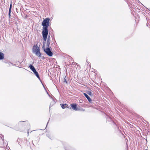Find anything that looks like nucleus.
Returning <instances> with one entry per match:
<instances>
[{
    "instance_id": "nucleus-1",
    "label": "nucleus",
    "mask_w": 150,
    "mask_h": 150,
    "mask_svg": "<svg viewBox=\"0 0 150 150\" xmlns=\"http://www.w3.org/2000/svg\"><path fill=\"white\" fill-rule=\"evenodd\" d=\"M50 19L48 18H45L43 21L42 25L43 26L42 31H48V28L50 25Z\"/></svg>"
},
{
    "instance_id": "nucleus-2",
    "label": "nucleus",
    "mask_w": 150,
    "mask_h": 150,
    "mask_svg": "<svg viewBox=\"0 0 150 150\" xmlns=\"http://www.w3.org/2000/svg\"><path fill=\"white\" fill-rule=\"evenodd\" d=\"M44 52L46 54L50 57H52L53 55V52L51 50L50 47H47L46 48L44 49Z\"/></svg>"
},
{
    "instance_id": "nucleus-3",
    "label": "nucleus",
    "mask_w": 150,
    "mask_h": 150,
    "mask_svg": "<svg viewBox=\"0 0 150 150\" xmlns=\"http://www.w3.org/2000/svg\"><path fill=\"white\" fill-rule=\"evenodd\" d=\"M42 33L43 38L44 40V44H45L47 38L48 31H42Z\"/></svg>"
},
{
    "instance_id": "nucleus-4",
    "label": "nucleus",
    "mask_w": 150,
    "mask_h": 150,
    "mask_svg": "<svg viewBox=\"0 0 150 150\" xmlns=\"http://www.w3.org/2000/svg\"><path fill=\"white\" fill-rule=\"evenodd\" d=\"M38 51H40V49L39 47L36 45H34L33 48V53H35L36 52H38Z\"/></svg>"
},
{
    "instance_id": "nucleus-5",
    "label": "nucleus",
    "mask_w": 150,
    "mask_h": 150,
    "mask_svg": "<svg viewBox=\"0 0 150 150\" xmlns=\"http://www.w3.org/2000/svg\"><path fill=\"white\" fill-rule=\"evenodd\" d=\"M71 107L73 110L75 111H78L79 109L77 107V105L75 103H72L71 104Z\"/></svg>"
},
{
    "instance_id": "nucleus-6",
    "label": "nucleus",
    "mask_w": 150,
    "mask_h": 150,
    "mask_svg": "<svg viewBox=\"0 0 150 150\" xmlns=\"http://www.w3.org/2000/svg\"><path fill=\"white\" fill-rule=\"evenodd\" d=\"M50 35L48 36L47 42V44L46 46L47 47H50Z\"/></svg>"
},
{
    "instance_id": "nucleus-7",
    "label": "nucleus",
    "mask_w": 150,
    "mask_h": 150,
    "mask_svg": "<svg viewBox=\"0 0 150 150\" xmlns=\"http://www.w3.org/2000/svg\"><path fill=\"white\" fill-rule=\"evenodd\" d=\"M83 95L86 97L87 98L89 102L91 103V101L92 100L91 99L90 97L88 96L87 94H86L85 93H83Z\"/></svg>"
},
{
    "instance_id": "nucleus-8",
    "label": "nucleus",
    "mask_w": 150,
    "mask_h": 150,
    "mask_svg": "<svg viewBox=\"0 0 150 150\" xmlns=\"http://www.w3.org/2000/svg\"><path fill=\"white\" fill-rule=\"evenodd\" d=\"M33 72L34 73V74L37 77L38 79L40 80V77L39 75L38 74V73L37 71L36 70H35L34 71H33Z\"/></svg>"
},
{
    "instance_id": "nucleus-9",
    "label": "nucleus",
    "mask_w": 150,
    "mask_h": 150,
    "mask_svg": "<svg viewBox=\"0 0 150 150\" xmlns=\"http://www.w3.org/2000/svg\"><path fill=\"white\" fill-rule=\"evenodd\" d=\"M29 67L30 69L33 71V72L34 71L36 70L32 64H30Z\"/></svg>"
},
{
    "instance_id": "nucleus-10",
    "label": "nucleus",
    "mask_w": 150,
    "mask_h": 150,
    "mask_svg": "<svg viewBox=\"0 0 150 150\" xmlns=\"http://www.w3.org/2000/svg\"><path fill=\"white\" fill-rule=\"evenodd\" d=\"M35 54L38 57H41V53L40 52V51H38V52H36Z\"/></svg>"
},
{
    "instance_id": "nucleus-11",
    "label": "nucleus",
    "mask_w": 150,
    "mask_h": 150,
    "mask_svg": "<svg viewBox=\"0 0 150 150\" xmlns=\"http://www.w3.org/2000/svg\"><path fill=\"white\" fill-rule=\"evenodd\" d=\"M4 57V54L3 53L0 52V60L2 59Z\"/></svg>"
},
{
    "instance_id": "nucleus-12",
    "label": "nucleus",
    "mask_w": 150,
    "mask_h": 150,
    "mask_svg": "<svg viewBox=\"0 0 150 150\" xmlns=\"http://www.w3.org/2000/svg\"><path fill=\"white\" fill-rule=\"evenodd\" d=\"M61 106L63 109H64L66 108V106L67 105L66 104H60Z\"/></svg>"
},
{
    "instance_id": "nucleus-13",
    "label": "nucleus",
    "mask_w": 150,
    "mask_h": 150,
    "mask_svg": "<svg viewBox=\"0 0 150 150\" xmlns=\"http://www.w3.org/2000/svg\"><path fill=\"white\" fill-rule=\"evenodd\" d=\"M55 103V101L54 100H53L52 102L50 103V107L51 106H52L53 104H54Z\"/></svg>"
},
{
    "instance_id": "nucleus-14",
    "label": "nucleus",
    "mask_w": 150,
    "mask_h": 150,
    "mask_svg": "<svg viewBox=\"0 0 150 150\" xmlns=\"http://www.w3.org/2000/svg\"><path fill=\"white\" fill-rule=\"evenodd\" d=\"M21 139L18 138L17 140V142H18V143L19 145H20L21 143L20 141H21Z\"/></svg>"
},
{
    "instance_id": "nucleus-15",
    "label": "nucleus",
    "mask_w": 150,
    "mask_h": 150,
    "mask_svg": "<svg viewBox=\"0 0 150 150\" xmlns=\"http://www.w3.org/2000/svg\"><path fill=\"white\" fill-rule=\"evenodd\" d=\"M87 93L90 96H91L93 95L92 93L91 92V91H88Z\"/></svg>"
},
{
    "instance_id": "nucleus-16",
    "label": "nucleus",
    "mask_w": 150,
    "mask_h": 150,
    "mask_svg": "<svg viewBox=\"0 0 150 150\" xmlns=\"http://www.w3.org/2000/svg\"><path fill=\"white\" fill-rule=\"evenodd\" d=\"M12 4H11L10 5L9 9V11H11V8H12Z\"/></svg>"
},
{
    "instance_id": "nucleus-17",
    "label": "nucleus",
    "mask_w": 150,
    "mask_h": 150,
    "mask_svg": "<svg viewBox=\"0 0 150 150\" xmlns=\"http://www.w3.org/2000/svg\"><path fill=\"white\" fill-rule=\"evenodd\" d=\"M11 11H9L8 16H9V18H10V17H11Z\"/></svg>"
},
{
    "instance_id": "nucleus-18",
    "label": "nucleus",
    "mask_w": 150,
    "mask_h": 150,
    "mask_svg": "<svg viewBox=\"0 0 150 150\" xmlns=\"http://www.w3.org/2000/svg\"><path fill=\"white\" fill-rule=\"evenodd\" d=\"M65 82L67 83V82L65 78L64 79V82Z\"/></svg>"
},
{
    "instance_id": "nucleus-19",
    "label": "nucleus",
    "mask_w": 150,
    "mask_h": 150,
    "mask_svg": "<svg viewBox=\"0 0 150 150\" xmlns=\"http://www.w3.org/2000/svg\"><path fill=\"white\" fill-rule=\"evenodd\" d=\"M69 106H68V105H66V108H69Z\"/></svg>"
},
{
    "instance_id": "nucleus-20",
    "label": "nucleus",
    "mask_w": 150,
    "mask_h": 150,
    "mask_svg": "<svg viewBox=\"0 0 150 150\" xmlns=\"http://www.w3.org/2000/svg\"><path fill=\"white\" fill-rule=\"evenodd\" d=\"M25 122V121H20L19 122V123L21 122Z\"/></svg>"
},
{
    "instance_id": "nucleus-21",
    "label": "nucleus",
    "mask_w": 150,
    "mask_h": 150,
    "mask_svg": "<svg viewBox=\"0 0 150 150\" xmlns=\"http://www.w3.org/2000/svg\"><path fill=\"white\" fill-rule=\"evenodd\" d=\"M48 134H47V136L49 138H50V137L48 136Z\"/></svg>"
},
{
    "instance_id": "nucleus-22",
    "label": "nucleus",
    "mask_w": 150,
    "mask_h": 150,
    "mask_svg": "<svg viewBox=\"0 0 150 150\" xmlns=\"http://www.w3.org/2000/svg\"><path fill=\"white\" fill-rule=\"evenodd\" d=\"M66 67H67V65H66Z\"/></svg>"
},
{
    "instance_id": "nucleus-23",
    "label": "nucleus",
    "mask_w": 150,
    "mask_h": 150,
    "mask_svg": "<svg viewBox=\"0 0 150 150\" xmlns=\"http://www.w3.org/2000/svg\"><path fill=\"white\" fill-rule=\"evenodd\" d=\"M66 67H67V65H66Z\"/></svg>"
},
{
    "instance_id": "nucleus-24",
    "label": "nucleus",
    "mask_w": 150,
    "mask_h": 150,
    "mask_svg": "<svg viewBox=\"0 0 150 150\" xmlns=\"http://www.w3.org/2000/svg\"><path fill=\"white\" fill-rule=\"evenodd\" d=\"M86 62L88 63V61H87H87H86Z\"/></svg>"
},
{
    "instance_id": "nucleus-25",
    "label": "nucleus",
    "mask_w": 150,
    "mask_h": 150,
    "mask_svg": "<svg viewBox=\"0 0 150 150\" xmlns=\"http://www.w3.org/2000/svg\"><path fill=\"white\" fill-rule=\"evenodd\" d=\"M147 150V149H146V150Z\"/></svg>"
}]
</instances>
